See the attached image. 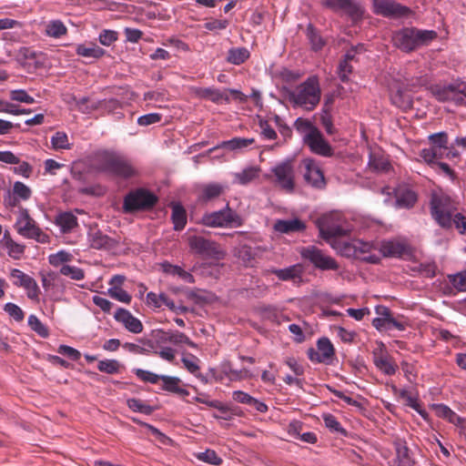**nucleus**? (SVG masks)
<instances>
[{
    "mask_svg": "<svg viewBox=\"0 0 466 466\" xmlns=\"http://www.w3.org/2000/svg\"><path fill=\"white\" fill-rule=\"evenodd\" d=\"M287 97L293 107L312 111L319 105L321 90L316 76H310L294 89L287 91Z\"/></svg>",
    "mask_w": 466,
    "mask_h": 466,
    "instance_id": "1",
    "label": "nucleus"
},
{
    "mask_svg": "<svg viewBox=\"0 0 466 466\" xmlns=\"http://www.w3.org/2000/svg\"><path fill=\"white\" fill-rule=\"evenodd\" d=\"M96 161V169L99 172L123 179H129L137 175V170L132 164L126 157L113 151L101 152L97 155Z\"/></svg>",
    "mask_w": 466,
    "mask_h": 466,
    "instance_id": "2",
    "label": "nucleus"
},
{
    "mask_svg": "<svg viewBox=\"0 0 466 466\" xmlns=\"http://www.w3.org/2000/svg\"><path fill=\"white\" fill-rule=\"evenodd\" d=\"M432 218L444 229L452 228V220L457 215V203L444 193H433L430 201Z\"/></svg>",
    "mask_w": 466,
    "mask_h": 466,
    "instance_id": "3",
    "label": "nucleus"
},
{
    "mask_svg": "<svg viewBox=\"0 0 466 466\" xmlns=\"http://www.w3.org/2000/svg\"><path fill=\"white\" fill-rule=\"evenodd\" d=\"M436 37L437 33L433 30L406 27L396 31L392 35V41L398 48L405 52H410L430 44Z\"/></svg>",
    "mask_w": 466,
    "mask_h": 466,
    "instance_id": "4",
    "label": "nucleus"
},
{
    "mask_svg": "<svg viewBox=\"0 0 466 466\" xmlns=\"http://www.w3.org/2000/svg\"><path fill=\"white\" fill-rule=\"evenodd\" d=\"M158 202V197L145 187L131 189L123 199L122 210L125 214H134L152 210Z\"/></svg>",
    "mask_w": 466,
    "mask_h": 466,
    "instance_id": "5",
    "label": "nucleus"
},
{
    "mask_svg": "<svg viewBox=\"0 0 466 466\" xmlns=\"http://www.w3.org/2000/svg\"><path fill=\"white\" fill-rule=\"evenodd\" d=\"M199 223L208 228H237L242 226L243 219L227 202L223 208L205 213Z\"/></svg>",
    "mask_w": 466,
    "mask_h": 466,
    "instance_id": "6",
    "label": "nucleus"
},
{
    "mask_svg": "<svg viewBox=\"0 0 466 466\" xmlns=\"http://www.w3.org/2000/svg\"><path fill=\"white\" fill-rule=\"evenodd\" d=\"M316 224L320 237L327 241L333 238L346 236L350 232V229L343 228L341 217L338 213L323 215L317 219Z\"/></svg>",
    "mask_w": 466,
    "mask_h": 466,
    "instance_id": "7",
    "label": "nucleus"
},
{
    "mask_svg": "<svg viewBox=\"0 0 466 466\" xmlns=\"http://www.w3.org/2000/svg\"><path fill=\"white\" fill-rule=\"evenodd\" d=\"M299 254L305 260L310 262L316 268L320 270H337L339 266L330 256L325 254L315 246L303 247Z\"/></svg>",
    "mask_w": 466,
    "mask_h": 466,
    "instance_id": "8",
    "label": "nucleus"
},
{
    "mask_svg": "<svg viewBox=\"0 0 466 466\" xmlns=\"http://www.w3.org/2000/svg\"><path fill=\"white\" fill-rule=\"evenodd\" d=\"M188 246L192 251L203 258L220 259L225 255L217 242L201 236L189 237Z\"/></svg>",
    "mask_w": 466,
    "mask_h": 466,
    "instance_id": "9",
    "label": "nucleus"
},
{
    "mask_svg": "<svg viewBox=\"0 0 466 466\" xmlns=\"http://www.w3.org/2000/svg\"><path fill=\"white\" fill-rule=\"evenodd\" d=\"M276 183L288 192L294 189V169L290 160L283 161L272 168Z\"/></svg>",
    "mask_w": 466,
    "mask_h": 466,
    "instance_id": "10",
    "label": "nucleus"
},
{
    "mask_svg": "<svg viewBox=\"0 0 466 466\" xmlns=\"http://www.w3.org/2000/svg\"><path fill=\"white\" fill-rule=\"evenodd\" d=\"M302 166L305 168L303 173L305 181L315 188H324L326 186V180L318 163L312 158H305L302 160Z\"/></svg>",
    "mask_w": 466,
    "mask_h": 466,
    "instance_id": "11",
    "label": "nucleus"
},
{
    "mask_svg": "<svg viewBox=\"0 0 466 466\" xmlns=\"http://www.w3.org/2000/svg\"><path fill=\"white\" fill-rule=\"evenodd\" d=\"M374 12L386 17H402L410 13V8L390 0H372Z\"/></svg>",
    "mask_w": 466,
    "mask_h": 466,
    "instance_id": "12",
    "label": "nucleus"
},
{
    "mask_svg": "<svg viewBox=\"0 0 466 466\" xmlns=\"http://www.w3.org/2000/svg\"><path fill=\"white\" fill-rule=\"evenodd\" d=\"M304 144L316 155L329 157L334 154L333 148L319 129L313 130V133L308 135V140Z\"/></svg>",
    "mask_w": 466,
    "mask_h": 466,
    "instance_id": "13",
    "label": "nucleus"
},
{
    "mask_svg": "<svg viewBox=\"0 0 466 466\" xmlns=\"http://www.w3.org/2000/svg\"><path fill=\"white\" fill-rule=\"evenodd\" d=\"M380 251L384 257L404 258L411 255V248L405 241L390 239L382 241Z\"/></svg>",
    "mask_w": 466,
    "mask_h": 466,
    "instance_id": "14",
    "label": "nucleus"
},
{
    "mask_svg": "<svg viewBox=\"0 0 466 466\" xmlns=\"http://www.w3.org/2000/svg\"><path fill=\"white\" fill-rule=\"evenodd\" d=\"M272 273L282 281H292L300 284L303 279L304 267L301 264H295L285 268H270L264 270V274Z\"/></svg>",
    "mask_w": 466,
    "mask_h": 466,
    "instance_id": "15",
    "label": "nucleus"
},
{
    "mask_svg": "<svg viewBox=\"0 0 466 466\" xmlns=\"http://www.w3.org/2000/svg\"><path fill=\"white\" fill-rule=\"evenodd\" d=\"M88 241L92 248L106 251L114 250L120 244L119 238H111L99 229L88 233Z\"/></svg>",
    "mask_w": 466,
    "mask_h": 466,
    "instance_id": "16",
    "label": "nucleus"
},
{
    "mask_svg": "<svg viewBox=\"0 0 466 466\" xmlns=\"http://www.w3.org/2000/svg\"><path fill=\"white\" fill-rule=\"evenodd\" d=\"M323 5L332 10H343L353 20L360 19L363 15L362 7L352 0H323Z\"/></svg>",
    "mask_w": 466,
    "mask_h": 466,
    "instance_id": "17",
    "label": "nucleus"
},
{
    "mask_svg": "<svg viewBox=\"0 0 466 466\" xmlns=\"http://www.w3.org/2000/svg\"><path fill=\"white\" fill-rule=\"evenodd\" d=\"M114 318L116 321L122 323L129 332L138 334L143 331L142 322L126 309L118 308Z\"/></svg>",
    "mask_w": 466,
    "mask_h": 466,
    "instance_id": "18",
    "label": "nucleus"
},
{
    "mask_svg": "<svg viewBox=\"0 0 466 466\" xmlns=\"http://www.w3.org/2000/svg\"><path fill=\"white\" fill-rule=\"evenodd\" d=\"M227 186L220 183H208L202 187L198 200L201 203H208L219 198L227 189Z\"/></svg>",
    "mask_w": 466,
    "mask_h": 466,
    "instance_id": "19",
    "label": "nucleus"
},
{
    "mask_svg": "<svg viewBox=\"0 0 466 466\" xmlns=\"http://www.w3.org/2000/svg\"><path fill=\"white\" fill-rule=\"evenodd\" d=\"M170 207L172 208L171 221L174 225L173 228L175 231H181L187 225V210L180 202H171Z\"/></svg>",
    "mask_w": 466,
    "mask_h": 466,
    "instance_id": "20",
    "label": "nucleus"
},
{
    "mask_svg": "<svg viewBox=\"0 0 466 466\" xmlns=\"http://www.w3.org/2000/svg\"><path fill=\"white\" fill-rule=\"evenodd\" d=\"M306 228L305 223L299 218L282 220L279 219L274 224V229L280 233L289 234L292 232H300Z\"/></svg>",
    "mask_w": 466,
    "mask_h": 466,
    "instance_id": "21",
    "label": "nucleus"
},
{
    "mask_svg": "<svg viewBox=\"0 0 466 466\" xmlns=\"http://www.w3.org/2000/svg\"><path fill=\"white\" fill-rule=\"evenodd\" d=\"M254 142H255V140L253 138L233 137L230 140L222 141L218 146L209 149V152H213V151H215L217 149H220V148L227 149L229 151L242 149V148L248 147V146L252 145Z\"/></svg>",
    "mask_w": 466,
    "mask_h": 466,
    "instance_id": "22",
    "label": "nucleus"
},
{
    "mask_svg": "<svg viewBox=\"0 0 466 466\" xmlns=\"http://www.w3.org/2000/svg\"><path fill=\"white\" fill-rule=\"evenodd\" d=\"M185 295L188 299L193 300L195 304L200 306L210 304L215 299V295L212 292L200 289H187Z\"/></svg>",
    "mask_w": 466,
    "mask_h": 466,
    "instance_id": "23",
    "label": "nucleus"
},
{
    "mask_svg": "<svg viewBox=\"0 0 466 466\" xmlns=\"http://www.w3.org/2000/svg\"><path fill=\"white\" fill-rule=\"evenodd\" d=\"M55 223L60 227L63 233H69L78 226L77 218L70 211L59 213Z\"/></svg>",
    "mask_w": 466,
    "mask_h": 466,
    "instance_id": "24",
    "label": "nucleus"
},
{
    "mask_svg": "<svg viewBox=\"0 0 466 466\" xmlns=\"http://www.w3.org/2000/svg\"><path fill=\"white\" fill-rule=\"evenodd\" d=\"M373 362L375 366L387 375H392L396 372V365H394L390 357L382 352L373 353Z\"/></svg>",
    "mask_w": 466,
    "mask_h": 466,
    "instance_id": "25",
    "label": "nucleus"
},
{
    "mask_svg": "<svg viewBox=\"0 0 466 466\" xmlns=\"http://www.w3.org/2000/svg\"><path fill=\"white\" fill-rule=\"evenodd\" d=\"M220 369L224 377L228 378L230 380H240L248 376V370L247 369H235L230 361L222 362Z\"/></svg>",
    "mask_w": 466,
    "mask_h": 466,
    "instance_id": "26",
    "label": "nucleus"
},
{
    "mask_svg": "<svg viewBox=\"0 0 466 466\" xmlns=\"http://www.w3.org/2000/svg\"><path fill=\"white\" fill-rule=\"evenodd\" d=\"M76 53L83 57L98 59L104 56L106 51L95 44H91L90 46L78 45L76 46Z\"/></svg>",
    "mask_w": 466,
    "mask_h": 466,
    "instance_id": "27",
    "label": "nucleus"
},
{
    "mask_svg": "<svg viewBox=\"0 0 466 466\" xmlns=\"http://www.w3.org/2000/svg\"><path fill=\"white\" fill-rule=\"evenodd\" d=\"M372 325L378 330H390L391 329H396L398 330L405 329V324L403 322L398 321L395 319L378 317L372 320Z\"/></svg>",
    "mask_w": 466,
    "mask_h": 466,
    "instance_id": "28",
    "label": "nucleus"
},
{
    "mask_svg": "<svg viewBox=\"0 0 466 466\" xmlns=\"http://www.w3.org/2000/svg\"><path fill=\"white\" fill-rule=\"evenodd\" d=\"M249 57V52L246 47H232L228 50L227 62L232 65H241Z\"/></svg>",
    "mask_w": 466,
    "mask_h": 466,
    "instance_id": "29",
    "label": "nucleus"
},
{
    "mask_svg": "<svg viewBox=\"0 0 466 466\" xmlns=\"http://www.w3.org/2000/svg\"><path fill=\"white\" fill-rule=\"evenodd\" d=\"M260 168L258 167H249L243 169L241 172L235 174V178L240 185H247L254 179L258 178Z\"/></svg>",
    "mask_w": 466,
    "mask_h": 466,
    "instance_id": "30",
    "label": "nucleus"
},
{
    "mask_svg": "<svg viewBox=\"0 0 466 466\" xmlns=\"http://www.w3.org/2000/svg\"><path fill=\"white\" fill-rule=\"evenodd\" d=\"M432 409L438 417L446 419L453 424H460L462 420L461 417L444 404H433Z\"/></svg>",
    "mask_w": 466,
    "mask_h": 466,
    "instance_id": "31",
    "label": "nucleus"
},
{
    "mask_svg": "<svg viewBox=\"0 0 466 466\" xmlns=\"http://www.w3.org/2000/svg\"><path fill=\"white\" fill-rule=\"evenodd\" d=\"M197 94L199 97L208 99L214 103H219L223 99L226 101L229 100L228 96H225L219 89L211 87L199 88Z\"/></svg>",
    "mask_w": 466,
    "mask_h": 466,
    "instance_id": "32",
    "label": "nucleus"
},
{
    "mask_svg": "<svg viewBox=\"0 0 466 466\" xmlns=\"http://www.w3.org/2000/svg\"><path fill=\"white\" fill-rule=\"evenodd\" d=\"M294 127L296 130L302 136L304 143L308 140V135L313 133V130L319 129L309 119L302 117L296 119Z\"/></svg>",
    "mask_w": 466,
    "mask_h": 466,
    "instance_id": "33",
    "label": "nucleus"
},
{
    "mask_svg": "<svg viewBox=\"0 0 466 466\" xmlns=\"http://www.w3.org/2000/svg\"><path fill=\"white\" fill-rule=\"evenodd\" d=\"M127 407L135 412H140L145 415H151L155 410L156 407L144 403L141 400L131 398L127 400Z\"/></svg>",
    "mask_w": 466,
    "mask_h": 466,
    "instance_id": "34",
    "label": "nucleus"
},
{
    "mask_svg": "<svg viewBox=\"0 0 466 466\" xmlns=\"http://www.w3.org/2000/svg\"><path fill=\"white\" fill-rule=\"evenodd\" d=\"M168 342L174 345L186 344L193 349L198 347L185 333L177 330H169Z\"/></svg>",
    "mask_w": 466,
    "mask_h": 466,
    "instance_id": "35",
    "label": "nucleus"
},
{
    "mask_svg": "<svg viewBox=\"0 0 466 466\" xmlns=\"http://www.w3.org/2000/svg\"><path fill=\"white\" fill-rule=\"evenodd\" d=\"M39 231L40 228L33 218L32 221L26 220L24 226H17V232L26 238H32L34 236H37Z\"/></svg>",
    "mask_w": 466,
    "mask_h": 466,
    "instance_id": "36",
    "label": "nucleus"
},
{
    "mask_svg": "<svg viewBox=\"0 0 466 466\" xmlns=\"http://www.w3.org/2000/svg\"><path fill=\"white\" fill-rule=\"evenodd\" d=\"M417 201L416 194L409 189H406L398 194L396 203L400 208H410Z\"/></svg>",
    "mask_w": 466,
    "mask_h": 466,
    "instance_id": "37",
    "label": "nucleus"
},
{
    "mask_svg": "<svg viewBox=\"0 0 466 466\" xmlns=\"http://www.w3.org/2000/svg\"><path fill=\"white\" fill-rule=\"evenodd\" d=\"M28 326L43 339H46L49 336L47 327L44 325L35 315H30L28 317Z\"/></svg>",
    "mask_w": 466,
    "mask_h": 466,
    "instance_id": "38",
    "label": "nucleus"
},
{
    "mask_svg": "<svg viewBox=\"0 0 466 466\" xmlns=\"http://www.w3.org/2000/svg\"><path fill=\"white\" fill-rule=\"evenodd\" d=\"M46 35L52 37L58 38L66 34L67 29L66 25L59 20L50 22L46 29Z\"/></svg>",
    "mask_w": 466,
    "mask_h": 466,
    "instance_id": "39",
    "label": "nucleus"
},
{
    "mask_svg": "<svg viewBox=\"0 0 466 466\" xmlns=\"http://www.w3.org/2000/svg\"><path fill=\"white\" fill-rule=\"evenodd\" d=\"M11 278L15 279L14 285L18 288H25L31 283L33 278L18 268H13L10 272Z\"/></svg>",
    "mask_w": 466,
    "mask_h": 466,
    "instance_id": "40",
    "label": "nucleus"
},
{
    "mask_svg": "<svg viewBox=\"0 0 466 466\" xmlns=\"http://www.w3.org/2000/svg\"><path fill=\"white\" fill-rule=\"evenodd\" d=\"M400 397L405 400V404L416 411H418L423 418H427V412L420 409V404L418 403L416 398L410 395V393L406 390H401L400 391Z\"/></svg>",
    "mask_w": 466,
    "mask_h": 466,
    "instance_id": "41",
    "label": "nucleus"
},
{
    "mask_svg": "<svg viewBox=\"0 0 466 466\" xmlns=\"http://www.w3.org/2000/svg\"><path fill=\"white\" fill-rule=\"evenodd\" d=\"M429 139L432 144V148H437L440 153H442V149H448V136L445 132L432 134L429 137Z\"/></svg>",
    "mask_w": 466,
    "mask_h": 466,
    "instance_id": "42",
    "label": "nucleus"
},
{
    "mask_svg": "<svg viewBox=\"0 0 466 466\" xmlns=\"http://www.w3.org/2000/svg\"><path fill=\"white\" fill-rule=\"evenodd\" d=\"M52 147L54 149H70L67 135L65 132L58 131L51 138Z\"/></svg>",
    "mask_w": 466,
    "mask_h": 466,
    "instance_id": "43",
    "label": "nucleus"
},
{
    "mask_svg": "<svg viewBox=\"0 0 466 466\" xmlns=\"http://www.w3.org/2000/svg\"><path fill=\"white\" fill-rule=\"evenodd\" d=\"M97 369L101 372L116 374L119 372L120 363L116 360H100L98 362Z\"/></svg>",
    "mask_w": 466,
    "mask_h": 466,
    "instance_id": "44",
    "label": "nucleus"
},
{
    "mask_svg": "<svg viewBox=\"0 0 466 466\" xmlns=\"http://www.w3.org/2000/svg\"><path fill=\"white\" fill-rule=\"evenodd\" d=\"M307 36L311 44L312 49L315 51L319 50L324 46V40L311 25H309L307 27Z\"/></svg>",
    "mask_w": 466,
    "mask_h": 466,
    "instance_id": "45",
    "label": "nucleus"
},
{
    "mask_svg": "<svg viewBox=\"0 0 466 466\" xmlns=\"http://www.w3.org/2000/svg\"><path fill=\"white\" fill-rule=\"evenodd\" d=\"M318 350L327 360H330L334 355V348L328 338H321L317 342Z\"/></svg>",
    "mask_w": 466,
    "mask_h": 466,
    "instance_id": "46",
    "label": "nucleus"
},
{
    "mask_svg": "<svg viewBox=\"0 0 466 466\" xmlns=\"http://www.w3.org/2000/svg\"><path fill=\"white\" fill-rule=\"evenodd\" d=\"M161 380L163 381L161 389L171 393L177 392V388H179V384L181 382V380L178 377L168 375H162Z\"/></svg>",
    "mask_w": 466,
    "mask_h": 466,
    "instance_id": "47",
    "label": "nucleus"
},
{
    "mask_svg": "<svg viewBox=\"0 0 466 466\" xmlns=\"http://www.w3.org/2000/svg\"><path fill=\"white\" fill-rule=\"evenodd\" d=\"M60 273L64 276H69L75 280H81L85 278V272L82 268L70 265H63Z\"/></svg>",
    "mask_w": 466,
    "mask_h": 466,
    "instance_id": "48",
    "label": "nucleus"
},
{
    "mask_svg": "<svg viewBox=\"0 0 466 466\" xmlns=\"http://www.w3.org/2000/svg\"><path fill=\"white\" fill-rule=\"evenodd\" d=\"M199 461L204 462L218 466L222 463V459L218 456L217 452L213 450H206L204 452H200L197 455Z\"/></svg>",
    "mask_w": 466,
    "mask_h": 466,
    "instance_id": "49",
    "label": "nucleus"
},
{
    "mask_svg": "<svg viewBox=\"0 0 466 466\" xmlns=\"http://www.w3.org/2000/svg\"><path fill=\"white\" fill-rule=\"evenodd\" d=\"M107 293L111 298L120 302L128 304L132 299V297L120 287H111L108 289Z\"/></svg>",
    "mask_w": 466,
    "mask_h": 466,
    "instance_id": "50",
    "label": "nucleus"
},
{
    "mask_svg": "<svg viewBox=\"0 0 466 466\" xmlns=\"http://www.w3.org/2000/svg\"><path fill=\"white\" fill-rule=\"evenodd\" d=\"M392 103L397 106L407 109L412 106V101L410 97L401 91H398L391 96Z\"/></svg>",
    "mask_w": 466,
    "mask_h": 466,
    "instance_id": "51",
    "label": "nucleus"
},
{
    "mask_svg": "<svg viewBox=\"0 0 466 466\" xmlns=\"http://www.w3.org/2000/svg\"><path fill=\"white\" fill-rule=\"evenodd\" d=\"M159 299L164 305H166L170 310H172L176 314H184L188 312L189 310V309L186 306H176L173 299H171L164 293L159 294Z\"/></svg>",
    "mask_w": 466,
    "mask_h": 466,
    "instance_id": "52",
    "label": "nucleus"
},
{
    "mask_svg": "<svg viewBox=\"0 0 466 466\" xmlns=\"http://www.w3.org/2000/svg\"><path fill=\"white\" fill-rule=\"evenodd\" d=\"M134 373L141 380L146 381V382H150L152 384L157 383L158 380H161V379H162V375H158V374H156V373H153L151 371L145 370L142 369H135Z\"/></svg>",
    "mask_w": 466,
    "mask_h": 466,
    "instance_id": "53",
    "label": "nucleus"
},
{
    "mask_svg": "<svg viewBox=\"0 0 466 466\" xmlns=\"http://www.w3.org/2000/svg\"><path fill=\"white\" fill-rule=\"evenodd\" d=\"M72 254L60 250L56 254H52L48 257L49 263L54 267H58L62 263L68 262L72 259Z\"/></svg>",
    "mask_w": 466,
    "mask_h": 466,
    "instance_id": "54",
    "label": "nucleus"
},
{
    "mask_svg": "<svg viewBox=\"0 0 466 466\" xmlns=\"http://www.w3.org/2000/svg\"><path fill=\"white\" fill-rule=\"evenodd\" d=\"M13 192L15 196L23 200L29 199L32 195L31 189L26 185L20 181L15 182L13 187Z\"/></svg>",
    "mask_w": 466,
    "mask_h": 466,
    "instance_id": "55",
    "label": "nucleus"
},
{
    "mask_svg": "<svg viewBox=\"0 0 466 466\" xmlns=\"http://www.w3.org/2000/svg\"><path fill=\"white\" fill-rule=\"evenodd\" d=\"M5 311L12 317L15 321H22L25 318V313L16 304L8 302L4 307Z\"/></svg>",
    "mask_w": 466,
    "mask_h": 466,
    "instance_id": "56",
    "label": "nucleus"
},
{
    "mask_svg": "<svg viewBox=\"0 0 466 466\" xmlns=\"http://www.w3.org/2000/svg\"><path fill=\"white\" fill-rule=\"evenodd\" d=\"M118 34L116 31L104 29L101 31L98 36V40L101 45L109 46L117 40Z\"/></svg>",
    "mask_w": 466,
    "mask_h": 466,
    "instance_id": "57",
    "label": "nucleus"
},
{
    "mask_svg": "<svg viewBox=\"0 0 466 466\" xmlns=\"http://www.w3.org/2000/svg\"><path fill=\"white\" fill-rule=\"evenodd\" d=\"M420 156L430 165H434L436 163L435 159L441 158L442 157V153H440L437 148H423L420 151Z\"/></svg>",
    "mask_w": 466,
    "mask_h": 466,
    "instance_id": "58",
    "label": "nucleus"
},
{
    "mask_svg": "<svg viewBox=\"0 0 466 466\" xmlns=\"http://www.w3.org/2000/svg\"><path fill=\"white\" fill-rule=\"evenodd\" d=\"M323 420L325 422V425L329 430L340 432L344 435H346V431L340 426V423L338 421V420L331 414H325L323 416Z\"/></svg>",
    "mask_w": 466,
    "mask_h": 466,
    "instance_id": "59",
    "label": "nucleus"
},
{
    "mask_svg": "<svg viewBox=\"0 0 466 466\" xmlns=\"http://www.w3.org/2000/svg\"><path fill=\"white\" fill-rule=\"evenodd\" d=\"M10 97L12 100L26 103V104H33L35 103V99L33 96H29L25 90L24 89H16L11 91Z\"/></svg>",
    "mask_w": 466,
    "mask_h": 466,
    "instance_id": "60",
    "label": "nucleus"
},
{
    "mask_svg": "<svg viewBox=\"0 0 466 466\" xmlns=\"http://www.w3.org/2000/svg\"><path fill=\"white\" fill-rule=\"evenodd\" d=\"M57 352L75 361L81 358V353L79 350L67 345H60L57 349Z\"/></svg>",
    "mask_w": 466,
    "mask_h": 466,
    "instance_id": "61",
    "label": "nucleus"
},
{
    "mask_svg": "<svg viewBox=\"0 0 466 466\" xmlns=\"http://www.w3.org/2000/svg\"><path fill=\"white\" fill-rule=\"evenodd\" d=\"M161 118H162L161 114L149 113V114H146L144 116H139L137 119V124L139 126L147 127V126H149L152 124L158 123L161 120Z\"/></svg>",
    "mask_w": 466,
    "mask_h": 466,
    "instance_id": "62",
    "label": "nucleus"
},
{
    "mask_svg": "<svg viewBox=\"0 0 466 466\" xmlns=\"http://www.w3.org/2000/svg\"><path fill=\"white\" fill-rule=\"evenodd\" d=\"M451 282L459 291H466V270L453 275Z\"/></svg>",
    "mask_w": 466,
    "mask_h": 466,
    "instance_id": "63",
    "label": "nucleus"
},
{
    "mask_svg": "<svg viewBox=\"0 0 466 466\" xmlns=\"http://www.w3.org/2000/svg\"><path fill=\"white\" fill-rule=\"evenodd\" d=\"M452 228H455L460 234L466 235V217L460 212L457 213L452 220Z\"/></svg>",
    "mask_w": 466,
    "mask_h": 466,
    "instance_id": "64",
    "label": "nucleus"
}]
</instances>
